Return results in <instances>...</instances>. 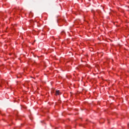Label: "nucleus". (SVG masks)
Listing matches in <instances>:
<instances>
[{"instance_id": "1", "label": "nucleus", "mask_w": 129, "mask_h": 129, "mask_svg": "<svg viewBox=\"0 0 129 129\" xmlns=\"http://www.w3.org/2000/svg\"><path fill=\"white\" fill-rule=\"evenodd\" d=\"M6 82V81L5 80H3L1 81V84H0V86H2V85H3V84H5V83Z\"/></svg>"}, {"instance_id": "2", "label": "nucleus", "mask_w": 129, "mask_h": 129, "mask_svg": "<svg viewBox=\"0 0 129 129\" xmlns=\"http://www.w3.org/2000/svg\"><path fill=\"white\" fill-rule=\"evenodd\" d=\"M59 94H60V91H56V95H59Z\"/></svg>"}, {"instance_id": "3", "label": "nucleus", "mask_w": 129, "mask_h": 129, "mask_svg": "<svg viewBox=\"0 0 129 129\" xmlns=\"http://www.w3.org/2000/svg\"><path fill=\"white\" fill-rule=\"evenodd\" d=\"M65 33V32L64 31H62L61 32V34H64Z\"/></svg>"}]
</instances>
